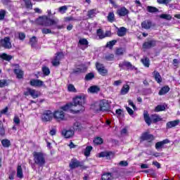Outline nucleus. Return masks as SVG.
I'll use <instances>...</instances> for the list:
<instances>
[{
  "mask_svg": "<svg viewBox=\"0 0 180 180\" xmlns=\"http://www.w3.org/2000/svg\"><path fill=\"white\" fill-rule=\"evenodd\" d=\"M126 110L130 115V116L134 115V111L130 107H126Z\"/></svg>",
  "mask_w": 180,
  "mask_h": 180,
  "instance_id": "nucleus-60",
  "label": "nucleus"
},
{
  "mask_svg": "<svg viewBox=\"0 0 180 180\" xmlns=\"http://www.w3.org/2000/svg\"><path fill=\"white\" fill-rule=\"evenodd\" d=\"M30 44L31 45V47H34L37 44V38L36 36H33L30 39Z\"/></svg>",
  "mask_w": 180,
  "mask_h": 180,
  "instance_id": "nucleus-44",
  "label": "nucleus"
},
{
  "mask_svg": "<svg viewBox=\"0 0 180 180\" xmlns=\"http://www.w3.org/2000/svg\"><path fill=\"white\" fill-rule=\"evenodd\" d=\"M14 74L16 75L18 79H22L23 76L25 75V72L22 69H14Z\"/></svg>",
  "mask_w": 180,
  "mask_h": 180,
  "instance_id": "nucleus-24",
  "label": "nucleus"
},
{
  "mask_svg": "<svg viewBox=\"0 0 180 180\" xmlns=\"http://www.w3.org/2000/svg\"><path fill=\"white\" fill-rule=\"evenodd\" d=\"M129 91H130V86H129V84L123 85L120 91L121 95H126L129 94Z\"/></svg>",
  "mask_w": 180,
  "mask_h": 180,
  "instance_id": "nucleus-33",
  "label": "nucleus"
},
{
  "mask_svg": "<svg viewBox=\"0 0 180 180\" xmlns=\"http://www.w3.org/2000/svg\"><path fill=\"white\" fill-rule=\"evenodd\" d=\"M126 50L123 48H117L115 50V56H123Z\"/></svg>",
  "mask_w": 180,
  "mask_h": 180,
  "instance_id": "nucleus-45",
  "label": "nucleus"
},
{
  "mask_svg": "<svg viewBox=\"0 0 180 180\" xmlns=\"http://www.w3.org/2000/svg\"><path fill=\"white\" fill-rule=\"evenodd\" d=\"M101 180H112V173L105 172L101 176Z\"/></svg>",
  "mask_w": 180,
  "mask_h": 180,
  "instance_id": "nucleus-37",
  "label": "nucleus"
},
{
  "mask_svg": "<svg viewBox=\"0 0 180 180\" xmlns=\"http://www.w3.org/2000/svg\"><path fill=\"white\" fill-rule=\"evenodd\" d=\"M93 141L96 146H101V144H103V139L100 136L96 137Z\"/></svg>",
  "mask_w": 180,
  "mask_h": 180,
  "instance_id": "nucleus-41",
  "label": "nucleus"
},
{
  "mask_svg": "<svg viewBox=\"0 0 180 180\" xmlns=\"http://www.w3.org/2000/svg\"><path fill=\"white\" fill-rule=\"evenodd\" d=\"M139 140H140V143H143V141L153 143V141L154 140H155V136H154V135L150 134V132H148V131H144L140 136Z\"/></svg>",
  "mask_w": 180,
  "mask_h": 180,
  "instance_id": "nucleus-7",
  "label": "nucleus"
},
{
  "mask_svg": "<svg viewBox=\"0 0 180 180\" xmlns=\"http://www.w3.org/2000/svg\"><path fill=\"white\" fill-rule=\"evenodd\" d=\"M85 101L86 98L84 95L76 96L72 99V103H66L65 105L60 107V110L63 112H68L70 110L71 113L75 115V113H79V112H84L85 110Z\"/></svg>",
  "mask_w": 180,
  "mask_h": 180,
  "instance_id": "nucleus-1",
  "label": "nucleus"
},
{
  "mask_svg": "<svg viewBox=\"0 0 180 180\" xmlns=\"http://www.w3.org/2000/svg\"><path fill=\"white\" fill-rule=\"evenodd\" d=\"M82 124L79 122H76L73 124V129L75 131H81L82 130Z\"/></svg>",
  "mask_w": 180,
  "mask_h": 180,
  "instance_id": "nucleus-31",
  "label": "nucleus"
},
{
  "mask_svg": "<svg viewBox=\"0 0 180 180\" xmlns=\"http://www.w3.org/2000/svg\"><path fill=\"white\" fill-rule=\"evenodd\" d=\"M141 26L142 29H145L146 30H149V29H151L154 25H153V22L150 20H144L141 22Z\"/></svg>",
  "mask_w": 180,
  "mask_h": 180,
  "instance_id": "nucleus-18",
  "label": "nucleus"
},
{
  "mask_svg": "<svg viewBox=\"0 0 180 180\" xmlns=\"http://www.w3.org/2000/svg\"><path fill=\"white\" fill-rule=\"evenodd\" d=\"M68 8L67 6H63L59 8V12H63V13H65V11H67Z\"/></svg>",
  "mask_w": 180,
  "mask_h": 180,
  "instance_id": "nucleus-62",
  "label": "nucleus"
},
{
  "mask_svg": "<svg viewBox=\"0 0 180 180\" xmlns=\"http://www.w3.org/2000/svg\"><path fill=\"white\" fill-rule=\"evenodd\" d=\"M13 123L16 124V126H19L20 124V118L18 115H15L13 118Z\"/></svg>",
  "mask_w": 180,
  "mask_h": 180,
  "instance_id": "nucleus-57",
  "label": "nucleus"
},
{
  "mask_svg": "<svg viewBox=\"0 0 180 180\" xmlns=\"http://www.w3.org/2000/svg\"><path fill=\"white\" fill-rule=\"evenodd\" d=\"M41 32H42V34H49L53 33V32H51V29H49V28H42V29H41Z\"/></svg>",
  "mask_w": 180,
  "mask_h": 180,
  "instance_id": "nucleus-58",
  "label": "nucleus"
},
{
  "mask_svg": "<svg viewBox=\"0 0 180 180\" xmlns=\"http://www.w3.org/2000/svg\"><path fill=\"white\" fill-rule=\"evenodd\" d=\"M18 37L20 40H25V39H26V34L23 32H20L18 34Z\"/></svg>",
  "mask_w": 180,
  "mask_h": 180,
  "instance_id": "nucleus-61",
  "label": "nucleus"
},
{
  "mask_svg": "<svg viewBox=\"0 0 180 180\" xmlns=\"http://www.w3.org/2000/svg\"><path fill=\"white\" fill-rule=\"evenodd\" d=\"M169 143H170L169 139H165L163 141L157 142L155 143V148H156V150H160V148H164V145L169 144Z\"/></svg>",
  "mask_w": 180,
  "mask_h": 180,
  "instance_id": "nucleus-23",
  "label": "nucleus"
},
{
  "mask_svg": "<svg viewBox=\"0 0 180 180\" xmlns=\"http://www.w3.org/2000/svg\"><path fill=\"white\" fill-rule=\"evenodd\" d=\"M130 13V11L129 9L126 8V7L122 6L120 8L117 10V15L118 16L122 17V16H127Z\"/></svg>",
  "mask_w": 180,
  "mask_h": 180,
  "instance_id": "nucleus-16",
  "label": "nucleus"
},
{
  "mask_svg": "<svg viewBox=\"0 0 180 180\" xmlns=\"http://www.w3.org/2000/svg\"><path fill=\"white\" fill-rule=\"evenodd\" d=\"M119 165L121 167H127L129 165V162H127V161L122 160L120 162Z\"/></svg>",
  "mask_w": 180,
  "mask_h": 180,
  "instance_id": "nucleus-63",
  "label": "nucleus"
},
{
  "mask_svg": "<svg viewBox=\"0 0 180 180\" xmlns=\"http://www.w3.org/2000/svg\"><path fill=\"white\" fill-rule=\"evenodd\" d=\"M95 78V74L94 72H89L87 75H86L84 79L85 81H91Z\"/></svg>",
  "mask_w": 180,
  "mask_h": 180,
  "instance_id": "nucleus-48",
  "label": "nucleus"
},
{
  "mask_svg": "<svg viewBox=\"0 0 180 180\" xmlns=\"http://www.w3.org/2000/svg\"><path fill=\"white\" fill-rule=\"evenodd\" d=\"M1 144L4 148H8V147H11V141L9 139H3L1 140Z\"/></svg>",
  "mask_w": 180,
  "mask_h": 180,
  "instance_id": "nucleus-40",
  "label": "nucleus"
},
{
  "mask_svg": "<svg viewBox=\"0 0 180 180\" xmlns=\"http://www.w3.org/2000/svg\"><path fill=\"white\" fill-rule=\"evenodd\" d=\"M126 33H127V30L124 27H120L117 31V34L119 37H123V36H126Z\"/></svg>",
  "mask_w": 180,
  "mask_h": 180,
  "instance_id": "nucleus-29",
  "label": "nucleus"
},
{
  "mask_svg": "<svg viewBox=\"0 0 180 180\" xmlns=\"http://www.w3.org/2000/svg\"><path fill=\"white\" fill-rule=\"evenodd\" d=\"M63 58H64V53H63L61 51L57 52L51 60L52 65L53 67H58V65H60V64H61V63L60 61H61V60H63Z\"/></svg>",
  "mask_w": 180,
  "mask_h": 180,
  "instance_id": "nucleus-8",
  "label": "nucleus"
},
{
  "mask_svg": "<svg viewBox=\"0 0 180 180\" xmlns=\"http://www.w3.org/2000/svg\"><path fill=\"white\" fill-rule=\"evenodd\" d=\"M41 18L42 19H44V22L41 24L42 26H45V27H50L51 26H52V29H58V30H60V29H64V25H58V22H60L58 18L51 19L48 16H44Z\"/></svg>",
  "mask_w": 180,
  "mask_h": 180,
  "instance_id": "nucleus-2",
  "label": "nucleus"
},
{
  "mask_svg": "<svg viewBox=\"0 0 180 180\" xmlns=\"http://www.w3.org/2000/svg\"><path fill=\"white\" fill-rule=\"evenodd\" d=\"M42 72L45 77L50 75V69L47 66H44L42 68Z\"/></svg>",
  "mask_w": 180,
  "mask_h": 180,
  "instance_id": "nucleus-49",
  "label": "nucleus"
},
{
  "mask_svg": "<svg viewBox=\"0 0 180 180\" xmlns=\"http://www.w3.org/2000/svg\"><path fill=\"white\" fill-rule=\"evenodd\" d=\"M96 68L102 77H106L108 75V69L103 65L102 63H96Z\"/></svg>",
  "mask_w": 180,
  "mask_h": 180,
  "instance_id": "nucleus-11",
  "label": "nucleus"
},
{
  "mask_svg": "<svg viewBox=\"0 0 180 180\" xmlns=\"http://www.w3.org/2000/svg\"><path fill=\"white\" fill-rule=\"evenodd\" d=\"M116 43H117V40L113 39L112 41L107 42L105 47L110 49V50H112V49H113V46H115Z\"/></svg>",
  "mask_w": 180,
  "mask_h": 180,
  "instance_id": "nucleus-38",
  "label": "nucleus"
},
{
  "mask_svg": "<svg viewBox=\"0 0 180 180\" xmlns=\"http://www.w3.org/2000/svg\"><path fill=\"white\" fill-rule=\"evenodd\" d=\"M170 89H171L169 88V86H164L159 91L158 95H160V96H162V95H165V94H168V92H169Z\"/></svg>",
  "mask_w": 180,
  "mask_h": 180,
  "instance_id": "nucleus-27",
  "label": "nucleus"
},
{
  "mask_svg": "<svg viewBox=\"0 0 180 180\" xmlns=\"http://www.w3.org/2000/svg\"><path fill=\"white\" fill-rule=\"evenodd\" d=\"M146 11L147 12H149V13H157L160 12V10L153 6H148L146 7Z\"/></svg>",
  "mask_w": 180,
  "mask_h": 180,
  "instance_id": "nucleus-34",
  "label": "nucleus"
},
{
  "mask_svg": "<svg viewBox=\"0 0 180 180\" xmlns=\"http://www.w3.org/2000/svg\"><path fill=\"white\" fill-rule=\"evenodd\" d=\"M172 0H157L158 4H160V5H168L169 2H171Z\"/></svg>",
  "mask_w": 180,
  "mask_h": 180,
  "instance_id": "nucleus-55",
  "label": "nucleus"
},
{
  "mask_svg": "<svg viewBox=\"0 0 180 180\" xmlns=\"http://www.w3.org/2000/svg\"><path fill=\"white\" fill-rule=\"evenodd\" d=\"M83 65V68H76L75 69H73L72 74H74V75H81V74L86 72V68L85 65Z\"/></svg>",
  "mask_w": 180,
  "mask_h": 180,
  "instance_id": "nucleus-19",
  "label": "nucleus"
},
{
  "mask_svg": "<svg viewBox=\"0 0 180 180\" xmlns=\"http://www.w3.org/2000/svg\"><path fill=\"white\" fill-rule=\"evenodd\" d=\"M180 123L179 120L169 121L166 124V129H172V127H176Z\"/></svg>",
  "mask_w": 180,
  "mask_h": 180,
  "instance_id": "nucleus-21",
  "label": "nucleus"
},
{
  "mask_svg": "<svg viewBox=\"0 0 180 180\" xmlns=\"http://www.w3.org/2000/svg\"><path fill=\"white\" fill-rule=\"evenodd\" d=\"M15 175H16V171H15V170L11 171L9 174L8 179H10V180L15 179Z\"/></svg>",
  "mask_w": 180,
  "mask_h": 180,
  "instance_id": "nucleus-59",
  "label": "nucleus"
},
{
  "mask_svg": "<svg viewBox=\"0 0 180 180\" xmlns=\"http://www.w3.org/2000/svg\"><path fill=\"white\" fill-rule=\"evenodd\" d=\"M75 134V132L72 129H63L61 131V134L65 139H71Z\"/></svg>",
  "mask_w": 180,
  "mask_h": 180,
  "instance_id": "nucleus-15",
  "label": "nucleus"
},
{
  "mask_svg": "<svg viewBox=\"0 0 180 180\" xmlns=\"http://www.w3.org/2000/svg\"><path fill=\"white\" fill-rule=\"evenodd\" d=\"M30 85H31V86L40 88V86L44 85V82L40 79H32L30 81Z\"/></svg>",
  "mask_w": 180,
  "mask_h": 180,
  "instance_id": "nucleus-17",
  "label": "nucleus"
},
{
  "mask_svg": "<svg viewBox=\"0 0 180 180\" xmlns=\"http://www.w3.org/2000/svg\"><path fill=\"white\" fill-rule=\"evenodd\" d=\"M1 41H4L3 46L4 49H12V44L11 43V38H9V37H6L4 39H1Z\"/></svg>",
  "mask_w": 180,
  "mask_h": 180,
  "instance_id": "nucleus-22",
  "label": "nucleus"
},
{
  "mask_svg": "<svg viewBox=\"0 0 180 180\" xmlns=\"http://www.w3.org/2000/svg\"><path fill=\"white\" fill-rule=\"evenodd\" d=\"M107 19H108V22H110V23H113V22H115V13L113 12H110L108 13V15L107 16Z\"/></svg>",
  "mask_w": 180,
  "mask_h": 180,
  "instance_id": "nucleus-42",
  "label": "nucleus"
},
{
  "mask_svg": "<svg viewBox=\"0 0 180 180\" xmlns=\"http://www.w3.org/2000/svg\"><path fill=\"white\" fill-rule=\"evenodd\" d=\"M0 136L1 137H4L5 136V127H4V123H2V121L0 120Z\"/></svg>",
  "mask_w": 180,
  "mask_h": 180,
  "instance_id": "nucleus-50",
  "label": "nucleus"
},
{
  "mask_svg": "<svg viewBox=\"0 0 180 180\" xmlns=\"http://www.w3.org/2000/svg\"><path fill=\"white\" fill-rule=\"evenodd\" d=\"M105 60L106 61H113V60H115V54L110 53V54L105 56Z\"/></svg>",
  "mask_w": 180,
  "mask_h": 180,
  "instance_id": "nucleus-52",
  "label": "nucleus"
},
{
  "mask_svg": "<svg viewBox=\"0 0 180 180\" xmlns=\"http://www.w3.org/2000/svg\"><path fill=\"white\" fill-rule=\"evenodd\" d=\"M153 77L158 84H161L162 82V78L161 77V75L157 70H154L153 72Z\"/></svg>",
  "mask_w": 180,
  "mask_h": 180,
  "instance_id": "nucleus-26",
  "label": "nucleus"
},
{
  "mask_svg": "<svg viewBox=\"0 0 180 180\" xmlns=\"http://www.w3.org/2000/svg\"><path fill=\"white\" fill-rule=\"evenodd\" d=\"M25 4V8L27 9H33V4L31 0H23Z\"/></svg>",
  "mask_w": 180,
  "mask_h": 180,
  "instance_id": "nucleus-46",
  "label": "nucleus"
},
{
  "mask_svg": "<svg viewBox=\"0 0 180 180\" xmlns=\"http://www.w3.org/2000/svg\"><path fill=\"white\" fill-rule=\"evenodd\" d=\"M119 67L120 68H124V67H126L128 70L133 71V70H134L135 71H137V68H136L134 65H132L131 63L126 60L120 63L119 64Z\"/></svg>",
  "mask_w": 180,
  "mask_h": 180,
  "instance_id": "nucleus-13",
  "label": "nucleus"
},
{
  "mask_svg": "<svg viewBox=\"0 0 180 180\" xmlns=\"http://www.w3.org/2000/svg\"><path fill=\"white\" fill-rule=\"evenodd\" d=\"M68 90L69 92H77V89H75L74 84H69L68 86Z\"/></svg>",
  "mask_w": 180,
  "mask_h": 180,
  "instance_id": "nucleus-56",
  "label": "nucleus"
},
{
  "mask_svg": "<svg viewBox=\"0 0 180 180\" xmlns=\"http://www.w3.org/2000/svg\"><path fill=\"white\" fill-rule=\"evenodd\" d=\"M92 150H94V147H92V146H86L84 151V155H85V157H89V155H91V151H92Z\"/></svg>",
  "mask_w": 180,
  "mask_h": 180,
  "instance_id": "nucleus-35",
  "label": "nucleus"
},
{
  "mask_svg": "<svg viewBox=\"0 0 180 180\" xmlns=\"http://www.w3.org/2000/svg\"><path fill=\"white\" fill-rule=\"evenodd\" d=\"M32 157L34 164L38 167H43L46 165V155L42 152L34 151Z\"/></svg>",
  "mask_w": 180,
  "mask_h": 180,
  "instance_id": "nucleus-4",
  "label": "nucleus"
},
{
  "mask_svg": "<svg viewBox=\"0 0 180 180\" xmlns=\"http://www.w3.org/2000/svg\"><path fill=\"white\" fill-rule=\"evenodd\" d=\"M8 110H9V108H8V107H6L4 109H3V110H1L0 111V113H1V115H5V114L7 113Z\"/></svg>",
  "mask_w": 180,
  "mask_h": 180,
  "instance_id": "nucleus-64",
  "label": "nucleus"
},
{
  "mask_svg": "<svg viewBox=\"0 0 180 180\" xmlns=\"http://www.w3.org/2000/svg\"><path fill=\"white\" fill-rule=\"evenodd\" d=\"M98 13V9L93 8L87 11V16L89 19H92L93 18H95Z\"/></svg>",
  "mask_w": 180,
  "mask_h": 180,
  "instance_id": "nucleus-25",
  "label": "nucleus"
},
{
  "mask_svg": "<svg viewBox=\"0 0 180 180\" xmlns=\"http://www.w3.org/2000/svg\"><path fill=\"white\" fill-rule=\"evenodd\" d=\"M143 119L148 126H151V123L155 124L158 123V122H162V117L158 114H152L150 117V114L147 111L143 112Z\"/></svg>",
  "mask_w": 180,
  "mask_h": 180,
  "instance_id": "nucleus-3",
  "label": "nucleus"
},
{
  "mask_svg": "<svg viewBox=\"0 0 180 180\" xmlns=\"http://www.w3.org/2000/svg\"><path fill=\"white\" fill-rule=\"evenodd\" d=\"M100 112H108L110 109V104L108 100H101L98 104Z\"/></svg>",
  "mask_w": 180,
  "mask_h": 180,
  "instance_id": "nucleus-9",
  "label": "nucleus"
},
{
  "mask_svg": "<svg viewBox=\"0 0 180 180\" xmlns=\"http://www.w3.org/2000/svg\"><path fill=\"white\" fill-rule=\"evenodd\" d=\"M17 178H20V179L23 178V169H22V165H20L17 167Z\"/></svg>",
  "mask_w": 180,
  "mask_h": 180,
  "instance_id": "nucleus-32",
  "label": "nucleus"
},
{
  "mask_svg": "<svg viewBox=\"0 0 180 180\" xmlns=\"http://www.w3.org/2000/svg\"><path fill=\"white\" fill-rule=\"evenodd\" d=\"M23 95H25V96H29V95H30L33 99H36L40 96V92L36 91L35 89L27 87V91H24Z\"/></svg>",
  "mask_w": 180,
  "mask_h": 180,
  "instance_id": "nucleus-10",
  "label": "nucleus"
},
{
  "mask_svg": "<svg viewBox=\"0 0 180 180\" xmlns=\"http://www.w3.org/2000/svg\"><path fill=\"white\" fill-rule=\"evenodd\" d=\"M78 44H80V46H86L88 47L89 42L88 41L87 39L82 38L79 40Z\"/></svg>",
  "mask_w": 180,
  "mask_h": 180,
  "instance_id": "nucleus-39",
  "label": "nucleus"
},
{
  "mask_svg": "<svg viewBox=\"0 0 180 180\" xmlns=\"http://www.w3.org/2000/svg\"><path fill=\"white\" fill-rule=\"evenodd\" d=\"M141 63L144 67H146V68L150 67V58L147 56H143V58L141 59Z\"/></svg>",
  "mask_w": 180,
  "mask_h": 180,
  "instance_id": "nucleus-30",
  "label": "nucleus"
},
{
  "mask_svg": "<svg viewBox=\"0 0 180 180\" xmlns=\"http://www.w3.org/2000/svg\"><path fill=\"white\" fill-rule=\"evenodd\" d=\"M8 81L6 79H0V88H5L8 86Z\"/></svg>",
  "mask_w": 180,
  "mask_h": 180,
  "instance_id": "nucleus-53",
  "label": "nucleus"
},
{
  "mask_svg": "<svg viewBox=\"0 0 180 180\" xmlns=\"http://www.w3.org/2000/svg\"><path fill=\"white\" fill-rule=\"evenodd\" d=\"M155 46H157V41L152 39L148 41H145L143 44L142 47L143 49H145V50H148L153 49V47H155Z\"/></svg>",
  "mask_w": 180,
  "mask_h": 180,
  "instance_id": "nucleus-14",
  "label": "nucleus"
},
{
  "mask_svg": "<svg viewBox=\"0 0 180 180\" xmlns=\"http://www.w3.org/2000/svg\"><path fill=\"white\" fill-rule=\"evenodd\" d=\"M101 91V87H99L97 85L91 86L88 89V92H90V94H98Z\"/></svg>",
  "mask_w": 180,
  "mask_h": 180,
  "instance_id": "nucleus-28",
  "label": "nucleus"
},
{
  "mask_svg": "<svg viewBox=\"0 0 180 180\" xmlns=\"http://www.w3.org/2000/svg\"><path fill=\"white\" fill-rule=\"evenodd\" d=\"M159 18H160V19H165V20H171L172 19V16L167 13L160 15Z\"/></svg>",
  "mask_w": 180,
  "mask_h": 180,
  "instance_id": "nucleus-47",
  "label": "nucleus"
},
{
  "mask_svg": "<svg viewBox=\"0 0 180 180\" xmlns=\"http://www.w3.org/2000/svg\"><path fill=\"white\" fill-rule=\"evenodd\" d=\"M5 16H6V11L4 9L0 10V20H4L5 19Z\"/></svg>",
  "mask_w": 180,
  "mask_h": 180,
  "instance_id": "nucleus-54",
  "label": "nucleus"
},
{
  "mask_svg": "<svg viewBox=\"0 0 180 180\" xmlns=\"http://www.w3.org/2000/svg\"><path fill=\"white\" fill-rule=\"evenodd\" d=\"M53 119L58 123L60 122H65L67 117H65V112L61 110H56L53 112Z\"/></svg>",
  "mask_w": 180,
  "mask_h": 180,
  "instance_id": "nucleus-6",
  "label": "nucleus"
},
{
  "mask_svg": "<svg viewBox=\"0 0 180 180\" xmlns=\"http://www.w3.org/2000/svg\"><path fill=\"white\" fill-rule=\"evenodd\" d=\"M97 36H98L99 39H105V34H103V30L102 29L99 28L96 31Z\"/></svg>",
  "mask_w": 180,
  "mask_h": 180,
  "instance_id": "nucleus-51",
  "label": "nucleus"
},
{
  "mask_svg": "<svg viewBox=\"0 0 180 180\" xmlns=\"http://www.w3.org/2000/svg\"><path fill=\"white\" fill-rule=\"evenodd\" d=\"M113 155H115V153L112 151H104L98 154L99 158H104L105 157L107 160H110V157H113Z\"/></svg>",
  "mask_w": 180,
  "mask_h": 180,
  "instance_id": "nucleus-20",
  "label": "nucleus"
},
{
  "mask_svg": "<svg viewBox=\"0 0 180 180\" xmlns=\"http://www.w3.org/2000/svg\"><path fill=\"white\" fill-rule=\"evenodd\" d=\"M0 58L4 60V61H11V60H12V56L4 53L0 55Z\"/></svg>",
  "mask_w": 180,
  "mask_h": 180,
  "instance_id": "nucleus-36",
  "label": "nucleus"
},
{
  "mask_svg": "<svg viewBox=\"0 0 180 180\" xmlns=\"http://www.w3.org/2000/svg\"><path fill=\"white\" fill-rule=\"evenodd\" d=\"M54 119L53 112L50 110H44L41 115V120L43 123H50Z\"/></svg>",
  "mask_w": 180,
  "mask_h": 180,
  "instance_id": "nucleus-5",
  "label": "nucleus"
},
{
  "mask_svg": "<svg viewBox=\"0 0 180 180\" xmlns=\"http://www.w3.org/2000/svg\"><path fill=\"white\" fill-rule=\"evenodd\" d=\"M164 110H165V105H158L154 109V112H164Z\"/></svg>",
  "mask_w": 180,
  "mask_h": 180,
  "instance_id": "nucleus-43",
  "label": "nucleus"
},
{
  "mask_svg": "<svg viewBox=\"0 0 180 180\" xmlns=\"http://www.w3.org/2000/svg\"><path fill=\"white\" fill-rule=\"evenodd\" d=\"M69 168L70 169H75V168H82V165L78 159L73 158L70 160L69 163Z\"/></svg>",
  "mask_w": 180,
  "mask_h": 180,
  "instance_id": "nucleus-12",
  "label": "nucleus"
}]
</instances>
